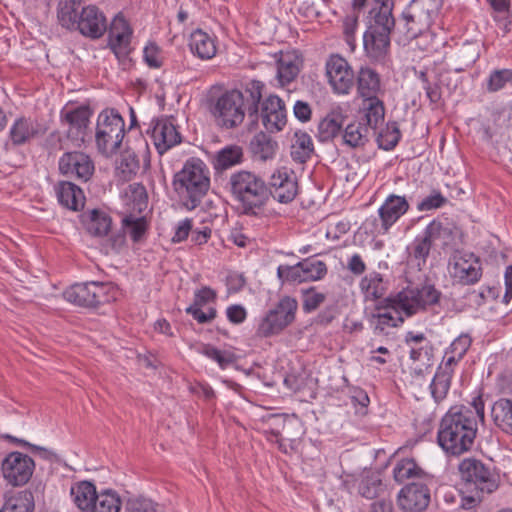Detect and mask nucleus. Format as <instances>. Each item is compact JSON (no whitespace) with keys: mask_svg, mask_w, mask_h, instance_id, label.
<instances>
[{"mask_svg":"<svg viewBox=\"0 0 512 512\" xmlns=\"http://www.w3.org/2000/svg\"><path fill=\"white\" fill-rule=\"evenodd\" d=\"M87 230L93 236L103 237L111 229V218L104 212L92 210L89 212Z\"/></svg>","mask_w":512,"mask_h":512,"instance_id":"obj_46","label":"nucleus"},{"mask_svg":"<svg viewBox=\"0 0 512 512\" xmlns=\"http://www.w3.org/2000/svg\"><path fill=\"white\" fill-rule=\"evenodd\" d=\"M228 320L233 324H240L245 321L247 312L242 305H231L226 310Z\"/></svg>","mask_w":512,"mask_h":512,"instance_id":"obj_62","label":"nucleus"},{"mask_svg":"<svg viewBox=\"0 0 512 512\" xmlns=\"http://www.w3.org/2000/svg\"><path fill=\"white\" fill-rule=\"evenodd\" d=\"M202 353L217 362L221 369H226L237 360V356L233 352L220 350L210 344L203 347Z\"/></svg>","mask_w":512,"mask_h":512,"instance_id":"obj_52","label":"nucleus"},{"mask_svg":"<svg viewBox=\"0 0 512 512\" xmlns=\"http://www.w3.org/2000/svg\"><path fill=\"white\" fill-rule=\"evenodd\" d=\"M326 299L324 293L318 292L315 287L302 290V308L305 313L315 311Z\"/></svg>","mask_w":512,"mask_h":512,"instance_id":"obj_55","label":"nucleus"},{"mask_svg":"<svg viewBox=\"0 0 512 512\" xmlns=\"http://www.w3.org/2000/svg\"><path fill=\"white\" fill-rule=\"evenodd\" d=\"M121 500L112 490H104L97 494L90 512H119Z\"/></svg>","mask_w":512,"mask_h":512,"instance_id":"obj_45","label":"nucleus"},{"mask_svg":"<svg viewBox=\"0 0 512 512\" xmlns=\"http://www.w3.org/2000/svg\"><path fill=\"white\" fill-rule=\"evenodd\" d=\"M512 85V69H494L486 80V90L489 93L498 92L507 86Z\"/></svg>","mask_w":512,"mask_h":512,"instance_id":"obj_49","label":"nucleus"},{"mask_svg":"<svg viewBox=\"0 0 512 512\" xmlns=\"http://www.w3.org/2000/svg\"><path fill=\"white\" fill-rule=\"evenodd\" d=\"M216 299V292L210 287H203L195 292L194 302L191 306L202 308L207 303L214 302Z\"/></svg>","mask_w":512,"mask_h":512,"instance_id":"obj_59","label":"nucleus"},{"mask_svg":"<svg viewBox=\"0 0 512 512\" xmlns=\"http://www.w3.org/2000/svg\"><path fill=\"white\" fill-rule=\"evenodd\" d=\"M443 0H411L397 20L399 42H409L429 30Z\"/></svg>","mask_w":512,"mask_h":512,"instance_id":"obj_7","label":"nucleus"},{"mask_svg":"<svg viewBox=\"0 0 512 512\" xmlns=\"http://www.w3.org/2000/svg\"><path fill=\"white\" fill-rule=\"evenodd\" d=\"M314 152V145L311 136L304 131H297L294 134V143L291 146V157L298 163L307 162Z\"/></svg>","mask_w":512,"mask_h":512,"instance_id":"obj_38","label":"nucleus"},{"mask_svg":"<svg viewBox=\"0 0 512 512\" xmlns=\"http://www.w3.org/2000/svg\"><path fill=\"white\" fill-rule=\"evenodd\" d=\"M143 58L145 63L154 69H158L163 64V58L161 55V49L154 42H149L143 51Z\"/></svg>","mask_w":512,"mask_h":512,"instance_id":"obj_57","label":"nucleus"},{"mask_svg":"<svg viewBox=\"0 0 512 512\" xmlns=\"http://www.w3.org/2000/svg\"><path fill=\"white\" fill-rule=\"evenodd\" d=\"M63 297L80 307L97 308L114 301L116 289L111 283L92 281L72 285L64 291Z\"/></svg>","mask_w":512,"mask_h":512,"instance_id":"obj_10","label":"nucleus"},{"mask_svg":"<svg viewBox=\"0 0 512 512\" xmlns=\"http://www.w3.org/2000/svg\"><path fill=\"white\" fill-rule=\"evenodd\" d=\"M380 77L373 69L362 67L357 77V88L364 99L377 98L380 91Z\"/></svg>","mask_w":512,"mask_h":512,"instance_id":"obj_35","label":"nucleus"},{"mask_svg":"<svg viewBox=\"0 0 512 512\" xmlns=\"http://www.w3.org/2000/svg\"><path fill=\"white\" fill-rule=\"evenodd\" d=\"M56 193L60 204L68 209L78 211L84 206V194L82 190L72 182H60L56 187Z\"/></svg>","mask_w":512,"mask_h":512,"instance_id":"obj_31","label":"nucleus"},{"mask_svg":"<svg viewBox=\"0 0 512 512\" xmlns=\"http://www.w3.org/2000/svg\"><path fill=\"white\" fill-rule=\"evenodd\" d=\"M433 481H412L397 494V506L402 512H425L431 502L429 484Z\"/></svg>","mask_w":512,"mask_h":512,"instance_id":"obj_14","label":"nucleus"},{"mask_svg":"<svg viewBox=\"0 0 512 512\" xmlns=\"http://www.w3.org/2000/svg\"><path fill=\"white\" fill-rule=\"evenodd\" d=\"M262 124L270 133L281 131L287 123L284 101L276 95L268 96L262 103L259 113Z\"/></svg>","mask_w":512,"mask_h":512,"instance_id":"obj_22","label":"nucleus"},{"mask_svg":"<svg viewBox=\"0 0 512 512\" xmlns=\"http://www.w3.org/2000/svg\"><path fill=\"white\" fill-rule=\"evenodd\" d=\"M301 261L295 265H280L277 268V277L281 283H301L306 282L304 273L302 272Z\"/></svg>","mask_w":512,"mask_h":512,"instance_id":"obj_54","label":"nucleus"},{"mask_svg":"<svg viewBox=\"0 0 512 512\" xmlns=\"http://www.w3.org/2000/svg\"><path fill=\"white\" fill-rule=\"evenodd\" d=\"M92 110L88 106H78L61 111V122L68 125L67 138L77 146L85 141Z\"/></svg>","mask_w":512,"mask_h":512,"instance_id":"obj_17","label":"nucleus"},{"mask_svg":"<svg viewBox=\"0 0 512 512\" xmlns=\"http://www.w3.org/2000/svg\"><path fill=\"white\" fill-rule=\"evenodd\" d=\"M363 110L365 112L364 119L367 128L377 129L384 122L385 107L382 100L377 98L364 99Z\"/></svg>","mask_w":512,"mask_h":512,"instance_id":"obj_39","label":"nucleus"},{"mask_svg":"<svg viewBox=\"0 0 512 512\" xmlns=\"http://www.w3.org/2000/svg\"><path fill=\"white\" fill-rule=\"evenodd\" d=\"M345 116L341 111L333 110L328 113L318 124V139L320 142H327L339 135Z\"/></svg>","mask_w":512,"mask_h":512,"instance_id":"obj_34","label":"nucleus"},{"mask_svg":"<svg viewBox=\"0 0 512 512\" xmlns=\"http://www.w3.org/2000/svg\"><path fill=\"white\" fill-rule=\"evenodd\" d=\"M452 239L453 228L448 223L434 219L426 226L422 234L415 237L407 247V252L409 257L417 262V266L421 267L426 264L435 241L441 240L443 241L442 245H448Z\"/></svg>","mask_w":512,"mask_h":512,"instance_id":"obj_11","label":"nucleus"},{"mask_svg":"<svg viewBox=\"0 0 512 512\" xmlns=\"http://www.w3.org/2000/svg\"><path fill=\"white\" fill-rule=\"evenodd\" d=\"M447 198L438 190H433L430 195L424 197L417 204L418 211H430L438 209L447 203Z\"/></svg>","mask_w":512,"mask_h":512,"instance_id":"obj_56","label":"nucleus"},{"mask_svg":"<svg viewBox=\"0 0 512 512\" xmlns=\"http://www.w3.org/2000/svg\"><path fill=\"white\" fill-rule=\"evenodd\" d=\"M369 131L364 122H351L342 131L341 144L351 149H363L369 142Z\"/></svg>","mask_w":512,"mask_h":512,"instance_id":"obj_29","label":"nucleus"},{"mask_svg":"<svg viewBox=\"0 0 512 512\" xmlns=\"http://www.w3.org/2000/svg\"><path fill=\"white\" fill-rule=\"evenodd\" d=\"M453 360L441 362L430 383L431 395L436 403L443 401L450 390L455 368L451 366Z\"/></svg>","mask_w":512,"mask_h":512,"instance_id":"obj_26","label":"nucleus"},{"mask_svg":"<svg viewBox=\"0 0 512 512\" xmlns=\"http://www.w3.org/2000/svg\"><path fill=\"white\" fill-rule=\"evenodd\" d=\"M298 302L295 298L285 296L279 300L273 309L263 317L257 328V335L271 337L280 334L295 320Z\"/></svg>","mask_w":512,"mask_h":512,"instance_id":"obj_12","label":"nucleus"},{"mask_svg":"<svg viewBox=\"0 0 512 512\" xmlns=\"http://www.w3.org/2000/svg\"><path fill=\"white\" fill-rule=\"evenodd\" d=\"M250 149L255 157H258L261 160H267L274 156L277 149V143L267 134L260 132L251 140Z\"/></svg>","mask_w":512,"mask_h":512,"instance_id":"obj_43","label":"nucleus"},{"mask_svg":"<svg viewBox=\"0 0 512 512\" xmlns=\"http://www.w3.org/2000/svg\"><path fill=\"white\" fill-rule=\"evenodd\" d=\"M125 135V122L115 109H106L98 115L95 141L105 155L116 153Z\"/></svg>","mask_w":512,"mask_h":512,"instance_id":"obj_8","label":"nucleus"},{"mask_svg":"<svg viewBox=\"0 0 512 512\" xmlns=\"http://www.w3.org/2000/svg\"><path fill=\"white\" fill-rule=\"evenodd\" d=\"M390 34L375 29L366 31L364 34V48L371 58L377 61L384 59L390 47Z\"/></svg>","mask_w":512,"mask_h":512,"instance_id":"obj_27","label":"nucleus"},{"mask_svg":"<svg viewBox=\"0 0 512 512\" xmlns=\"http://www.w3.org/2000/svg\"><path fill=\"white\" fill-rule=\"evenodd\" d=\"M97 494L95 485L89 481L77 482L70 489L74 504L83 512H90Z\"/></svg>","mask_w":512,"mask_h":512,"instance_id":"obj_32","label":"nucleus"},{"mask_svg":"<svg viewBox=\"0 0 512 512\" xmlns=\"http://www.w3.org/2000/svg\"><path fill=\"white\" fill-rule=\"evenodd\" d=\"M34 510V495L28 489L6 495L0 508V512H34Z\"/></svg>","mask_w":512,"mask_h":512,"instance_id":"obj_33","label":"nucleus"},{"mask_svg":"<svg viewBox=\"0 0 512 512\" xmlns=\"http://www.w3.org/2000/svg\"><path fill=\"white\" fill-rule=\"evenodd\" d=\"M474 411L455 405L442 417L437 431V443L447 456L459 457L470 451L478 431L476 416L484 421L485 405L482 396L471 402Z\"/></svg>","mask_w":512,"mask_h":512,"instance_id":"obj_1","label":"nucleus"},{"mask_svg":"<svg viewBox=\"0 0 512 512\" xmlns=\"http://www.w3.org/2000/svg\"><path fill=\"white\" fill-rule=\"evenodd\" d=\"M151 137L159 154H164L171 147L181 142V135L174 124L167 118L153 121Z\"/></svg>","mask_w":512,"mask_h":512,"instance_id":"obj_23","label":"nucleus"},{"mask_svg":"<svg viewBox=\"0 0 512 512\" xmlns=\"http://www.w3.org/2000/svg\"><path fill=\"white\" fill-rule=\"evenodd\" d=\"M189 47L193 55L202 60L212 59L217 52L215 39L202 29H196L191 33Z\"/></svg>","mask_w":512,"mask_h":512,"instance_id":"obj_28","label":"nucleus"},{"mask_svg":"<svg viewBox=\"0 0 512 512\" xmlns=\"http://www.w3.org/2000/svg\"><path fill=\"white\" fill-rule=\"evenodd\" d=\"M401 138V132L397 122H388L385 130L378 135L377 142L379 148L390 151L395 148Z\"/></svg>","mask_w":512,"mask_h":512,"instance_id":"obj_50","label":"nucleus"},{"mask_svg":"<svg viewBox=\"0 0 512 512\" xmlns=\"http://www.w3.org/2000/svg\"><path fill=\"white\" fill-rule=\"evenodd\" d=\"M491 417L498 428L512 435V399L500 398L495 401L491 408Z\"/></svg>","mask_w":512,"mask_h":512,"instance_id":"obj_36","label":"nucleus"},{"mask_svg":"<svg viewBox=\"0 0 512 512\" xmlns=\"http://www.w3.org/2000/svg\"><path fill=\"white\" fill-rule=\"evenodd\" d=\"M393 478L403 484L406 481H433V476L422 469L413 458L399 460L393 468Z\"/></svg>","mask_w":512,"mask_h":512,"instance_id":"obj_25","label":"nucleus"},{"mask_svg":"<svg viewBox=\"0 0 512 512\" xmlns=\"http://www.w3.org/2000/svg\"><path fill=\"white\" fill-rule=\"evenodd\" d=\"M462 493L461 507L472 509L485 495L498 488V477L490 466L475 458H466L459 464Z\"/></svg>","mask_w":512,"mask_h":512,"instance_id":"obj_5","label":"nucleus"},{"mask_svg":"<svg viewBox=\"0 0 512 512\" xmlns=\"http://www.w3.org/2000/svg\"><path fill=\"white\" fill-rule=\"evenodd\" d=\"M361 290L367 299L376 300L385 294V285L380 273L372 272L366 275L360 282Z\"/></svg>","mask_w":512,"mask_h":512,"instance_id":"obj_44","label":"nucleus"},{"mask_svg":"<svg viewBox=\"0 0 512 512\" xmlns=\"http://www.w3.org/2000/svg\"><path fill=\"white\" fill-rule=\"evenodd\" d=\"M44 132V129L36 120L20 117L14 121L10 128L9 139L14 146H20L44 134Z\"/></svg>","mask_w":512,"mask_h":512,"instance_id":"obj_24","label":"nucleus"},{"mask_svg":"<svg viewBox=\"0 0 512 512\" xmlns=\"http://www.w3.org/2000/svg\"><path fill=\"white\" fill-rule=\"evenodd\" d=\"M192 230V220L186 218L180 221L176 227L175 233L172 237L174 243H180L187 239L190 231Z\"/></svg>","mask_w":512,"mask_h":512,"instance_id":"obj_61","label":"nucleus"},{"mask_svg":"<svg viewBox=\"0 0 512 512\" xmlns=\"http://www.w3.org/2000/svg\"><path fill=\"white\" fill-rule=\"evenodd\" d=\"M441 292L433 284L425 283L420 288H406L395 296L387 300V307H392L396 311L402 310L410 317L419 310H425L427 306L435 305L439 302Z\"/></svg>","mask_w":512,"mask_h":512,"instance_id":"obj_9","label":"nucleus"},{"mask_svg":"<svg viewBox=\"0 0 512 512\" xmlns=\"http://www.w3.org/2000/svg\"><path fill=\"white\" fill-rule=\"evenodd\" d=\"M4 479L12 486H23L31 479L35 470L34 460L21 452L9 453L2 462Z\"/></svg>","mask_w":512,"mask_h":512,"instance_id":"obj_15","label":"nucleus"},{"mask_svg":"<svg viewBox=\"0 0 512 512\" xmlns=\"http://www.w3.org/2000/svg\"><path fill=\"white\" fill-rule=\"evenodd\" d=\"M173 190L179 203L191 211L202 203L210 188V172L199 158L188 159L182 169L174 174Z\"/></svg>","mask_w":512,"mask_h":512,"instance_id":"obj_4","label":"nucleus"},{"mask_svg":"<svg viewBox=\"0 0 512 512\" xmlns=\"http://www.w3.org/2000/svg\"><path fill=\"white\" fill-rule=\"evenodd\" d=\"M131 38L121 34H108V46L118 59L126 58L131 53Z\"/></svg>","mask_w":512,"mask_h":512,"instance_id":"obj_53","label":"nucleus"},{"mask_svg":"<svg viewBox=\"0 0 512 512\" xmlns=\"http://www.w3.org/2000/svg\"><path fill=\"white\" fill-rule=\"evenodd\" d=\"M59 170L63 175L86 182L93 175L94 164L83 152H66L59 159Z\"/></svg>","mask_w":512,"mask_h":512,"instance_id":"obj_18","label":"nucleus"},{"mask_svg":"<svg viewBox=\"0 0 512 512\" xmlns=\"http://www.w3.org/2000/svg\"><path fill=\"white\" fill-rule=\"evenodd\" d=\"M57 16L62 27L90 39L101 38L108 28L104 13L95 5L82 6L81 0H61Z\"/></svg>","mask_w":512,"mask_h":512,"instance_id":"obj_6","label":"nucleus"},{"mask_svg":"<svg viewBox=\"0 0 512 512\" xmlns=\"http://www.w3.org/2000/svg\"><path fill=\"white\" fill-rule=\"evenodd\" d=\"M264 84L250 80L242 90H230L219 96L212 108L217 123L227 129L239 126L247 113L251 125L259 120V104Z\"/></svg>","mask_w":512,"mask_h":512,"instance_id":"obj_2","label":"nucleus"},{"mask_svg":"<svg viewBox=\"0 0 512 512\" xmlns=\"http://www.w3.org/2000/svg\"><path fill=\"white\" fill-rule=\"evenodd\" d=\"M357 489L363 498L372 500L380 497L385 492V485L379 474L373 471H366L362 473Z\"/></svg>","mask_w":512,"mask_h":512,"instance_id":"obj_37","label":"nucleus"},{"mask_svg":"<svg viewBox=\"0 0 512 512\" xmlns=\"http://www.w3.org/2000/svg\"><path fill=\"white\" fill-rule=\"evenodd\" d=\"M242 161V148L238 145H229L217 152L214 168L218 171H223L242 163Z\"/></svg>","mask_w":512,"mask_h":512,"instance_id":"obj_40","label":"nucleus"},{"mask_svg":"<svg viewBox=\"0 0 512 512\" xmlns=\"http://www.w3.org/2000/svg\"><path fill=\"white\" fill-rule=\"evenodd\" d=\"M449 273L452 279L461 285H473L482 276L480 259L474 253L455 250L449 258Z\"/></svg>","mask_w":512,"mask_h":512,"instance_id":"obj_13","label":"nucleus"},{"mask_svg":"<svg viewBox=\"0 0 512 512\" xmlns=\"http://www.w3.org/2000/svg\"><path fill=\"white\" fill-rule=\"evenodd\" d=\"M227 188L242 215L258 217L268 203L267 183L255 172H233L227 182Z\"/></svg>","mask_w":512,"mask_h":512,"instance_id":"obj_3","label":"nucleus"},{"mask_svg":"<svg viewBox=\"0 0 512 512\" xmlns=\"http://www.w3.org/2000/svg\"><path fill=\"white\" fill-rule=\"evenodd\" d=\"M129 512H157L154 503L147 499L131 500L127 504Z\"/></svg>","mask_w":512,"mask_h":512,"instance_id":"obj_60","label":"nucleus"},{"mask_svg":"<svg viewBox=\"0 0 512 512\" xmlns=\"http://www.w3.org/2000/svg\"><path fill=\"white\" fill-rule=\"evenodd\" d=\"M369 10V30L397 34V20L392 11L393 0H372Z\"/></svg>","mask_w":512,"mask_h":512,"instance_id":"obj_21","label":"nucleus"},{"mask_svg":"<svg viewBox=\"0 0 512 512\" xmlns=\"http://www.w3.org/2000/svg\"><path fill=\"white\" fill-rule=\"evenodd\" d=\"M109 34H121L124 36L132 37L133 30L128 23V21L124 18L122 13H118L112 20L109 30Z\"/></svg>","mask_w":512,"mask_h":512,"instance_id":"obj_58","label":"nucleus"},{"mask_svg":"<svg viewBox=\"0 0 512 512\" xmlns=\"http://www.w3.org/2000/svg\"><path fill=\"white\" fill-rule=\"evenodd\" d=\"M389 298L390 297H387L384 299V303L377 306V310H383V312H378L376 315H373V317L377 319L375 330H379L380 332H383L386 327H397L404 322V318L401 316L402 310L396 311L394 308L386 306Z\"/></svg>","mask_w":512,"mask_h":512,"instance_id":"obj_41","label":"nucleus"},{"mask_svg":"<svg viewBox=\"0 0 512 512\" xmlns=\"http://www.w3.org/2000/svg\"><path fill=\"white\" fill-rule=\"evenodd\" d=\"M139 168V160L133 151L126 150L121 154L117 170L123 181L132 180Z\"/></svg>","mask_w":512,"mask_h":512,"instance_id":"obj_47","label":"nucleus"},{"mask_svg":"<svg viewBox=\"0 0 512 512\" xmlns=\"http://www.w3.org/2000/svg\"><path fill=\"white\" fill-rule=\"evenodd\" d=\"M293 111L295 117L301 122H307L311 118L312 111L310 105L307 102L300 100L296 101Z\"/></svg>","mask_w":512,"mask_h":512,"instance_id":"obj_64","label":"nucleus"},{"mask_svg":"<svg viewBox=\"0 0 512 512\" xmlns=\"http://www.w3.org/2000/svg\"><path fill=\"white\" fill-rule=\"evenodd\" d=\"M409 203L404 196L389 195L378 209L379 222L373 221V233L386 234L388 230L409 210Z\"/></svg>","mask_w":512,"mask_h":512,"instance_id":"obj_16","label":"nucleus"},{"mask_svg":"<svg viewBox=\"0 0 512 512\" xmlns=\"http://www.w3.org/2000/svg\"><path fill=\"white\" fill-rule=\"evenodd\" d=\"M226 285L229 292L237 293L245 285V278L242 274L231 272L226 278Z\"/></svg>","mask_w":512,"mask_h":512,"instance_id":"obj_63","label":"nucleus"},{"mask_svg":"<svg viewBox=\"0 0 512 512\" xmlns=\"http://www.w3.org/2000/svg\"><path fill=\"white\" fill-rule=\"evenodd\" d=\"M300 59L294 52L280 53L277 59V79L281 86L290 84L300 72Z\"/></svg>","mask_w":512,"mask_h":512,"instance_id":"obj_30","label":"nucleus"},{"mask_svg":"<svg viewBox=\"0 0 512 512\" xmlns=\"http://www.w3.org/2000/svg\"><path fill=\"white\" fill-rule=\"evenodd\" d=\"M268 201L272 197L279 203L287 204L292 202L298 193V183L293 173L286 170H277L270 177L267 183Z\"/></svg>","mask_w":512,"mask_h":512,"instance_id":"obj_20","label":"nucleus"},{"mask_svg":"<svg viewBox=\"0 0 512 512\" xmlns=\"http://www.w3.org/2000/svg\"><path fill=\"white\" fill-rule=\"evenodd\" d=\"M122 226L133 242H139L147 232L148 223L145 217H136L132 214L122 219Z\"/></svg>","mask_w":512,"mask_h":512,"instance_id":"obj_48","label":"nucleus"},{"mask_svg":"<svg viewBox=\"0 0 512 512\" xmlns=\"http://www.w3.org/2000/svg\"><path fill=\"white\" fill-rule=\"evenodd\" d=\"M472 344V338L467 333H462L446 349L442 362H448L453 360L451 363L452 367H456L457 364L463 359L468 349Z\"/></svg>","mask_w":512,"mask_h":512,"instance_id":"obj_42","label":"nucleus"},{"mask_svg":"<svg viewBox=\"0 0 512 512\" xmlns=\"http://www.w3.org/2000/svg\"><path fill=\"white\" fill-rule=\"evenodd\" d=\"M326 74L337 93L347 94L354 84V73L348 62L340 55H332L327 60Z\"/></svg>","mask_w":512,"mask_h":512,"instance_id":"obj_19","label":"nucleus"},{"mask_svg":"<svg viewBox=\"0 0 512 512\" xmlns=\"http://www.w3.org/2000/svg\"><path fill=\"white\" fill-rule=\"evenodd\" d=\"M302 272L306 281H317L327 274V266L325 262L309 257L301 261Z\"/></svg>","mask_w":512,"mask_h":512,"instance_id":"obj_51","label":"nucleus"}]
</instances>
